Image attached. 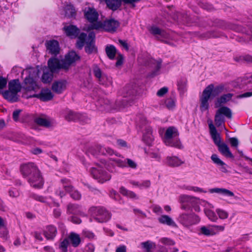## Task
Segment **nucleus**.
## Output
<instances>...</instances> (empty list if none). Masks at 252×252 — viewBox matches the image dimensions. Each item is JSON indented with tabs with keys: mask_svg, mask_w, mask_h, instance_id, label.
Here are the masks:
<instances>
[{
	"mask_svg": "<svg viewBox=\"0 0 252 252\" xmlns=\"http://www.w3.org/2000/svg\"><path fill=\"white\" fill-rule=\"evenodd\" d=\"M107 56L110 59H114L116 54L117 50L116 48L113 45L107 46L105 49Z\"/></svg>",
	"mask_w": 252,
	"mask_h": 252,
	"instance_id": "a18cd8bd",
	"label": "nucleus"
},
{
	"mask_svg": "<svg viewBox=\"0 0 252 252\" xmlns=\"http://www.w3.org/2000/svg\"><path fill=\"white\" fill-rule=\"evenodd\" d=\"M185 189L188 190H192L194 192H203V189L197 187L187 186Z\"/></svg>",
	"mask_w": 252,
	"mask_h": 252,
	"instance_id": "69168bd1",
	"label": "nucleus"
},
{
	"mask_svg": "<svg viewBox=\"0 0 252 252\" xmlns=\"http://www.w3.org/2000/svg\"><path fill=\"white\" fill-rule=\"evenodd\" d=\"M139 126L143 132L142 140L148 145H150L154 139L153 131L148 122L142 118L139 122Z\"/></svg>",
	"mask_w": 252,
	"mask_h": 252,
	"instance_id": "6e6552de",
	"label": "nucleus"
},
{
	"mask_svg": "<svg viewBox=\"0 0 252 252\" xmlns=\"http://www.w3.org/2000/svg\"><path fill=\"white\" fill-rule=\"evenodd\" d=\"M8 87V91H5L3 94L4 97L11 101H17L18 99L17 93L21 90V86L19 80H13L10 81Z\"/></svg>",
	"mask_w": 252,
	"mask_h": 252,
	"instance_id": "0eeeda50",
	"label": "nucleus"
},
{
	"mask_svg": "<svg viewBox=\"0 0 252 252\" xmlns=\"http://www.w3.org/2000/svg\"><path fill=\"white\" fill-rule=\"evenodd\" d=\"M110 160L112 161V164H114L120 167H126V162L124 160L115 158H111Z\"/></svg>",
	"mask_w": 252,
	"mask_h": 252,
	"instance_id": "09e8293b",
	"label": "nucleus"
},
{
	"mask_svg": "<svg viewBox=\"0 0 252 252\" xmlns=\"http://www.w3.org/2000/svg\"><path fill=\"white\" fill-rule=\"evenodd\" d=\"M211 158L213 162L218 166L224 164V162L220 159L218 156L216 154L212 155Z\"/></svg>",
	"mask_w": 252,
	"mask_h": 252,
	"instance_id": "5fc2aeb1",
	"label": "nucleus"
},
{
	"mask_svg": "<svg viewBox=\"0 0 252 252\" xmlns=\"http://www.w3.org/2000/svg\"><path fill=\"white\" fill-rule=\"evenodd\" d=\"M229 141L232 147L237 148L239 144L238 140L235 137L230 138Z\"/></svg>",
	"mask_w": 252,
	"mask_h": 252,
	"instance_id": "338daca9",
	"label": "nucleus"
},
{
	"mask_svg": "<svg viewBox=\"0 0 252 252\" xmlns=\"http://www.w3.org/2000/svg\"><path fill=\"white\" fill-rule=\"evenodd\" d=\"M178 220L185 227L189 228L198 223L200 219L197 215L193 213H183L179 216Z\"/></svg>",
	"mask_w": 252,
	"mask_h": 252,
	"instance_id": "1a4fd4ad",
	"label": "nucleus"
},
{
	"mask_svg": "<svg viewBox=\"0 0 252 252\" xmlns=\"http://www.w3.org/2000/svg\"><path fill=\"white\" fill-rule=\"evenodd\" d=\"M165 164L169 166L178 167L184 163V161L176 156H168L165 160Z\"/></svg>",
	"mask_w": 252,
	"mask_h": 252,
	"instance_id": "393cba45",
	"label": "nucleus"
},
{
	"mask_svg": "<svg viewBox=\"0 0 252 252\" xmlns=\"http://www.w3.org/2000/svg\"><path fill=\"white\" fill-rule=\"evenodd\" d=\"M8 193L9 196L12 198H16L20 195L19 191L15 188L10 189Z\"/></svg>",
	"mask_w": 252,
	"mask_h": 252,
	"instance_id": "052dcab7",
	"label": "nucleus"
},
{
	"mask_svg": "<svg viewBox=\"0 0 252 252\" xmlns=\"http://www.w3.org/2000/svg\"><path fill=\"white\" fill-rule=\"evenodd\" d=\"M76 11L71 5H67L65 8V15L68 17H73L75 16Z\"/></svg>",
	"mask_w": 252,
	"mask_h": 252,
	"instance_id": "49530a36",
	"label": "nucleus"
},
{
	"mask_svg": "<svg viewBox=\"0 0 252 252\" xmlns=\"http://www.w3.org/2000/svg\"><path fill=\"white\" fill-rule=\"evenodd\" d=\"M21 172L32 187L37 189L43 187V178L39 170L34 163L23 164L21 166Z\"/></svg>",
	"mask_w": 252,
	"mask_h": 252,
	"instance_id": "f257e3e1",
	"label": "nucleus"
},
{
	"mask_svg": "<svg viewBox=\"0 0 252 252\" xmlns=\"http://www.w3.org/2000/svg\"><path fill=\"white\" fill-rule=\"evenodd\" d=\"M151 63L152 64V67L153 68L154 71L152 73V76H154L158 74V71L159 70L161 67V60H159L156 61L152 59L150 60Z\"/></svg>",
	"mask_w": 252,
	"mask_h": 252,
	"instance_id": "37998d69",
	"label": "nucleus"
},
{
	"mask_svg": "<svg viewBox=\"0 0 252 252\" xmlns=\"http://www.w3.org/2000/svg\"><path fill=\"white\" fill-rule=\"evenodd\" d=\"M179 133L177 129L174 127H169L165 131L164 137V142L169 146L174 147L178 149L183 148L180 141L178 139Z\"/></svg>",
	"mask_w": 252,
	"mask_h": 252,
	"instance_id": "20e7f679",
	"label": "nucleus"
},
{
	"mask_svg": "<svg viewBox=\"0 0 252 252\" xmlns=\"http://www.w3.org/2000/svg\"><path fill=\"white\" fill-rule=\"evenodd\" d=\"M216 212L220 219H226L228 217V214L224 210L218 209L216 210Z\"/></svg>",
	"mask_w": 252,
	"mask_h": 252,
	"instance_id": "6e6d98bb",
	"label": "nucleus"
},
{
	"mask_svg": "<svg viewBox=\"0 0 252 252\" xmlns=\"http://www.w3.org/2000/svg\"><path fill=\"white\" fill-rule=\"evenodd\" d=\"M45 45L49 53L54 56L59 54L60 48L59 42L57 40H51L47 41Z\"/></svg>",
	"mask_w": 252,
	"mask_h": 252,
	"instance_id": "6ab92c4d",
	"label": "nucleus"
},
{
	"mask_svg": "<svg viewBox=\"0 0 252 252\" xmlns=\"http://www.w3.org/2000/svg\"><path fill=\"white\" fill-rule=\"evenodd\" d=\"M70 242L68 238H66L63 242H61L60 247L63 252H67V248Z\"/></svg>",
	"mask_w": 252,
	"mask_h": 252,
	"instance_id": "4d7b16f0",
	"label": "nucleus"
},
{
	"mask_svg": "<svg viewBox=\"0 0 252 252\" xmlns=\"http://www.w3.org/2000/svg\"><path fill=\"white\" fill-rule=\"evenodd\" d=\"M209 128L211 136L214 143L217 146H219L222 143H221V138L220 134L218 133L217 130L215 126L213 124L212 121H211L209 124Z\"/></svg>",
	"mask_w": 252,
	"mask_h": 252,
	"instance_id": "5701e85b",
	"label": "nucleus"
},
{
	"mask_svg": "<svg viewBox=\"0 0 252 252\" xmlns=\"http://www.w3.org/2000/svg\"><path fill=\"white\" fill-rule=\"evenodd\" d=\"M34 122L37 125L46 127H49L52 125L51 120L46 117H37L34 119Z\"/></svg>",
	"mask_w": 252,
	"mask_h": 252,
	"instance_id": "473e14b6",
	"label": "nucleus"
},
{
	"mask_svg": "<svg viewBox=\"0 0 252 252\" xmlns=\"http://www.w3.org/2000/svg\"><path fill=\"white\" fill-rule=\"evenodd\" d=\"M119 26V23L118 21L114 19L107 20L103 24L104 29L108 32L115 31Z\"/></svg>",
	"mask_w": 252,
	"mask_h": 252,
	"instance_id": "c85d7f7f",
	"label": "nucleus"
},
{
	"mask_svg": "<svg viewBox=\"0 0 252 252\" xmlns=\"http://www.w3.org/2000/svg\"><path fill=\"white\" fill-rule=\"evenodd\" d=\"M94 39L95 33L93 32H90L88 36L86 33H81L78 37L77 46L78 48L81 49L86 43V52L88 54H91L95 51Z\"/></svg>",
	"mask_w": 252,
	"mask_h": 252,
	"instance_id": "f03ea898",
	"label": "nucleus"
},
{
	"mask_svg": "<svg viewBox=\"0 0 252 252\" xmlns=\"http://www.w3.org/2000/svg\"><path fill=\"white\" fill-rule=\"evenodd\" d=\"M68 239L71 244L74 247H77L79 246L81 242V238L77 233L71 232L68 236Z\"/></svg>",
	"mask_w": 252,
	"mask_h": 252,
	"instance_id": "c9c22d12",
	"label": "nucleus"
},
{
	"mask_svg": "<svg viewBox=\"0 0 252 252\" xmlns=\"http://www.w3.org/2000/svg\"><path fill=\"white\" fill-rule=\"evenodd\" d=\"M95 220L99 222H104L108 221L111 218V214L105 209L98 208L95 209Z\"/></svg>",
	"mask_w": 252,
	"mask_h": 252,
	"instance_id": "a211bd4d",
	"label": "nucleus"
},
{
	"mask_svg": "<svg viewBox=\"0 0 252 252\" xmlns=\"http://www.w3.org/2000/svg\"><path fill=\"white\" fill-rule=\"evenodd\" d=\"M140 246L141 249L145 252H151L156 247V244L150 240L141 243Z\"/></svg>",
	"mask_w": 252,
	"mask_h": 252,
	"instance_id": "e433bc0d",
	"label": "nucleus"
},
{
	"mask_svg": "<svg viewBox=\"0 0 252 252\" xmlns=\"http://www.w3.org/2000/svg\"><path fill=\"white\" fill-rule=\"evenodd\" d=\"M201 205L205 207L204 211L208 219L212 221H216L218 220V218L214 212L211 210V208H214V206L205 201H202Z\"/></svg>",
	"mask_w": 252,
	"mask_h": 252,
	"instance_id": "412c9836",
	"label": "nucleus"
},
{
	"mask_svg": "<svg viewBox=\"0 0 252 252\" xmlns=\"http://www.w3.org/2000/svg\"><path fill=\"white\" fill-rule=\"evenodd\" d=\"M165 104L169 109H172L175 105V101L172 98H167L165 101Z\"/></svg>",
	"mask_w": 252,
	"mask_h": 252,
	"instance_id": "13d9d810",
	"label": "nucleus"
},
{
	"mask_svg": "<svg viewBox=\"0 0 252 252\" xmlns=\"http://www.w3.org/2000/svg\"><path fill=\"white\" fill-rule=\"evenodd\" d=\"M63 30L65 34L71 38L77 37L80 32V30L78 28L75 26L71 25L65 26Z\"/></svg>",
	"mask_w": 252,
	"mask_h": 252,
	"instance_id": "b1692460",
	"label": "nucleus"
},
{
	"mask_svg": "<svg viewBox=\"0 0 252 252\" xmlns=\"http://www.w3.org/2000/svg\"><path fill=\"white\" fill-rule=\"evenodd\" d=\"M206 88H210L209 94L211 96L215 97L224 91L225 86L220 85L214 87L213 84H210Z\"/></svg>",
	"mask_w": 252,
	"mask_h": 252,
	"instance_id": "7c9ffc66",
	"label": "nucleus"
},
{
	"mask_svg": "<svg viewBox=\"0 0 252 252\" xmlns=\"http://www.w3.org/2000/svg\"><path fill=\"white\" fill-rule=\"evenodd\" d=\"M232 96L233 94L228 93L223 94L218 98L215 103V107L218 108L220 107L222 104L229 101L232 98Z\"/></svg>",
	"mask_w": 252,
	"mask_h": 252,
	"instance_id": "2f4dec72",
	"label": "nucleus"
},
{
	"mask_svg": "<svg viewBox=\"0 0 252 252\" xmlns=\"http://www.w3.org/2000/svg\"><path fill=\"white\" fill-rule=\"evenodd\" d=\"M80 59L79 56L74 51L69 52L63 60L64 63V67L68 69L69 66Z\"/></svg>",
	"mask_w": 252,
	"mask_h": 252,
	"instance_id": "aec40b11",
	"label": "nucleus"
},
{
	"mask_svg": "<svg viewBox=\"0 0 252 252\" xmlns=\"http://www.w3.org/2000/svg\"><path fill=\"white\" fill-rule=\"evenodd\" d=\"M210 88H206L203 93L201 96L200 98V108L201 111H204L208 109L209 108V102L208 101L210 97L209 94Z\"/></svg>",
	"mask_w": 252,
	"mask_h": 252,
	"instance_id": "f3484780",
	"label": "nucleus"
},
{
	"mask_svg": "<svg viewBox=\"0 0 252 252\" xmlns=\"http://www.w3.org/2000/svg\"><path fill=\"white\" fill-rule=\"evenodd\" d=\"M151 182L149 180L143 181L140 182L139 189H147L150 187Z\"/></svg>",
	"mask_w": 252,
	"mask_h": 252,
	"instance_id": "e2e57ef3",
	"label": "nucleus"
},
{
	"mask_svg": "<svg viewBox=\"0 0 252 252\" xmlns=\"http://www.w3.org/2000/svg\"><path fill=\"white\" fill-rule=\"evenodd\" d=\"M158 220L160 223L164 225H166L173 227H176L177 226L173 220L167 215H161L158 218Z\"/></svg>",
	"mask_w": 252,
	"mask_h": 252,
	"instance_id": "c756f323",
	"label": "nucleus"
},
{
	"mask_svg": "<svg viewBox=\"0 0 252 252\" xmlns=\"http://www.w3.org/2000/svg\"><path fill=\"white\" fill-rule=\"evenodd\" d=\"M72 190V186L70 181L67 179H62L60 184L55 190V193L59 196L60 198L64 196L67 192Z\"/></svg>",
	"mask_w": 252,
	"mask_h": 252,
	"instance_id": "ddd939ff",
	"label": "nucleus"
},
{
	"mask_svg": "<svg viewBox=\"0 0 252 252\" xmlns=\"http://www.w3.org/2000/svg\"><path fill=\"white\" fill-rule=\"evenodd\" d=\"M33 96L36 97L43 101H47L51 100L54 95L49 89H43L38 94H35Z\"/></svg>",
	"mask_w": 252,
	"mask_h": 252,
	"instance_id": "a878e982",
	"label": "nucleus"
},
{
	"mask_svg": "<svg viewBox=\"0 0 252 252\" xmlns=\"http://www.w3.org/2000/svg\"><path fill=\"white\" fill-rule=\"evenodd\" d=\"M104 160L101 161V164L96 163V167H92L90 171L94 178L99 183H103L111 179L110 174L103 169V166L105 164Z\"/></svg>",
	"mask_w": 252,
	"mask_h": 252,
	"instance_id": "39448f33",
	"label": "nucleus"
},
{
	"mask_svg": "<svg viewBox=\"0 0 252 252\" xmlns=\"http://www.w3.org/2000/svg\"><path fill=\"white\" fill-rule=\"evenodd\" d=\"M49 67H45L43 69V74L41 77V81L44 83H49L51 82L53 78V73Z\"/></svg>",
	"mask_w": 252,
	"mask_h": 252,
	"instance_id": "cd10ccee",
	"label": "nucleus"
},
{
	"mask_svg": "<svg viewBox=\"0 0 252 252\" xmlns=\"http://www.w3.org/2000/svg\"><path fill=\"white\" fill-rule=\"evenodd\" d=\"M187 80L185 79H181L178 82V87L179 90L181 93H184L186 89Z\"/></svg>",
	"mask_w": 252,
	"mask_h": 252,
	"instance_id": "3c124183",
	"label": "nucleus"
},
{
	"mask_svg": "<svg viewBox=\"0 0 252 252\" xmlns=\"http://www.w3.org/2000/svg\"><path fill=\"white\" fill-rule=\"evenodd\" d=\"M107 7L114 11L118 9L122 4V0H105Z\"/></svg>",
	"mask_w": 252,
	"mask_h": 252,
	"instance_id": "58836bf2",
	"label": "nucleus"
},
{
	"mask_svg": "<svg viewBox=\"0 0 252 252\" xmlns=\"http://www.w3.org/2000/svg\"><path fill=\"white\" fill-rule=\"evenodd\" d=\"M150 31L153 34L156 36L158 40L167 44H170V41L173 40V38L169 32L164 31H161L157 27H152Z\"/></svg>",
	"mask_w": 252,
	"mask_h": 252,
	"instance_id": "f8f14e48",
	"label": "nucleus"
},
{
	"mask_svg": "<svg viewBox=\"0 0 252 252\" xmlns=\"http://www.w3.org/2000/svg\"><path fill=\"white\" fill-rule=\"evenodd\" d=\"M159 242L163 245L166 246H173L175 244V242L173 240L166 237H163L160 238L159 240Z\"/></svg>",
	"mask_w": 252,
	"mask_h": 252,
	"instance_id": "603ef678",
	"label": "nucleus"
},
{
	"mask_svg": "<svg viewBox=\"0 0 252 252\" xmlns=\"http://www.w3.org/2000/svg\"><path fill=\"white\" fill-rule=\"evenodd\" d=\"M209 192L211 193H217L223 194L228 196H234V194L231 191L224 188H215L211 189L209 190Z\"/></svg>",
	"mask_w": 252,
	"mask_h": 252,
	"instance_id": "f704fd0d",
	"label": "nucleus"
},
{
	"mask_svg": "<svg viewBox=\"0 0 252 252\" xmlns=\"http://www.w3.org/2000/svg\"><path fill=\"white\" fill-rule=\"evenodd\" d=\"M67 212L69 214H78L80 213V207L76 204H69L67 207Z\"/></svg>",
	"mask_w": 252,
	"mask_h": 252,
	"instance_id": "a19ab883",
	"label": "nucleus"
},
{
	"mask_svg": "<svg viewBox=\"0 0 252 252\" xmlns=\"http://www.w3.org/2000/svg\"><path fill=\"white\" fill-rule=\"evenodd\" d=\"M26 71L29 73V76L25 79L24 88L28 91L34 90L37 88L35 79L38 76V70L31 68Z\"/></svg>",
	"mask_w": 252,
	"mask_h": 252,
	"instance_id": "9d476101",
	"label": "nucleus"
},
{
	"mask_svg": "<svg viewBox=\"0 0 252 252\" xmlns=\"http://www.w3.org/2000/svg\"><path fill=\"white\" fill-rule=\"evenodd\" d=\"M67 84V81L64 80L55 81L52 84V89L57 94H61L65 90Z\"/></svg>",
	"mask_w": 252,
	"mask_h": 252,
	"instance_id": "4be33fe9",
	"label": "nucleus"
},
{
	"mask_svg": "<svg viewBox=\"0 0 252 252\" xmlns=\"http://www.w3.org/2000/svg\"><path fill=\"white\" fill-rule=\"evenodd\" d=\"M83 235L84 237L88 238L90 239H94L95 237L94 234L91 231L87 230H84L83 231Z\"/></svg>",
	"mask_w": 252,
	"mask_h": 252,
	"instance_id": "680f3d73",
	"label": "nucleus"
},
{
	"mask_svg": "<svg viewBox=\"0 0 252 252\" xmlns=\"http://www.w3.org/2000/svg\"><path fill=\"white\" fill-rule=\"evenodd\" d=\"M200 233L202 234L206 235V236H210V235H213L215 234V233L214 232V230L213 229H209L207 227L205 226H203L201 227L200 229Z\"/></svg>",
	"mask_w": 252,
	"mask_h": 252,
	"instance_id": "8fccbe9b",
	"label": "nucleus"
},
{
	"mask_svg": "<svg viewBox=\"0 0 252 252\" xmlns=\"http://www.w3.org/2000/svg\"><path fill=\"white\" fill-rule=\"evenodd\" d=\"M120 193L127 197L131 199H138V197L134 192L126 189L125 188L122 187L120 189Z\"/></svg>",
	"mask_w": 252,
	"mask_h": 252,
	"instance_id": "79ce46f5",
	"label": "nucleus"
},
{
	"mask_svg": "<svg viewBox=\"0 0 252 252\" xmlns=\"http://www.w3.org/2000/svg\"><path fill=\"white\" fill-rule=\"evenodd\" d=\"M218 150L220 153L226 158H234L233 154L230 152L228 146L224 143H222L220 145L218 146Z\"/></svg>",
	"mask_w": 252,
	"mask_h": 252,
	"instance_id": "72a5a7b5",
	"label": "nucleus"
},
{
	"mask_svg": "<svg viewBox=\"0 0 252 252\" xmlns=\"http://www.w3.org/2000/svg\"><path fill=\"white\" fill-rule=\"evenodd\" d=\"M96 105L102 107V109L100 108L101 110H109L111 108L110 101L103 98H99L98 100Z\"/></svg>",
	"mask_w": 252,
	"mask_h": 252,
	"instance_id": "ea45409f",
	"label": "nucleus"
},
{
	"mask_svg": "<svg viewBox=\"0 0 252 252\" xmlns=\"http://www.w3.org/2000/svg\"><path fill=\"white\" fill-rule=\"evenodd\" d=\"M125 161L126 162V167H128L132 169H135L137 167L136 163L131 159L126 158L125 159Z\"/></svg>",
	"mask_w": 252,
	"mask_h": 252,
	"instance_id": "bf43d9fd",
	"label": "nucleus"
},
{
	"mask_svg": "<svg viewBox=\"0 0 252 252\" xmlns=\"http://www.w3.org/2000/svg\"><path fill=\"white\" fill-rule=\"evenodd\" d=\"M95 250V247L94 244L92 243H89L86 245L84 248L85 252H94Z\"/></svg>",
	"mask_w": 252,
	"mask_h": 252,
	"instance_id": "0e129e2a",
	"label": "nucleus"
},
{
	"mask_svg": "<svg viewBox=\"0 0 252 252\" xmlns=\"http://www.w3.org/2000/svg\"><path fill=\"white\" fill-rule=\"evenodd\" d=\"M64 63L63 60H60L57 58H53L50 59L48 61V67L55 73L57 72L61 69L67 70L66 67H64Z\"/></svg>",
	"mask_w": 252,
	"mask_h": 252,
	"instance_id": "dca6fc26",
	"label": "nucleus"
},
{
	"mask_svg": "<svg viewBox=\"0 0 252 252\" xmlns=\"http://www.w3.org/2000/svg\"><path fill=\"white\" fill-rule=\"evenodd\" d=\"M97 149L99 150V152L102 155L108 154L112 155L114 154V151L109 147H104L103 146H100L99 147H97Z\"/></svg>",
	"mask_w": 252,
	"mask_h": 252,
	"instance_id": "de8ad7c7",
	"label": "nucleus"
},
{
	"mask_svg": "<svg viewBox=\"0 0 252 252\" xmlns=\"http://www.w3.org/2000/svg\"><path fill=\"white\" fill-rule=\"evenodd\" d=\"M84 15L87 20L92 23V24L87 28H84L83 30L87 31L93 29H98L102 26V24L100 22H96L98 14L94 8H86L84 10Z\"/></svg>",
	"mask_w": 252,
	"mask_h": 252,
	"instance_id": "423d86ee",
	"label": "nucleus"
},
{
	"mask_svg": "<svg viewBox=\"0 0 252 252\" xmlns=\"http://www.w3.org/2000/svg\"><path fill=\"white\" fill-rule=\"evenodd\" d=\"M93 72L94 76L98 79L100 84L105 86H109L112 84L111 79L108 78L104 74H102L100 69L96 65L94 66Z\"/></svg>",
	"mask_w": 252,
	"mask_h": 252,
	"instance_id": "2eb2a0df",
	"label": "nucleus"
},
{
	"mask_svg": "<svg viewBox=\"0 0 252 252\" xmlns=\"http://www.w3.org/2000/svg\"><path fill=\"white\" fill-rule=\"evenodd\" d=\"M34 199L37 201H39L41 202H45L49 204L51 207H57L59 206V204L54 201H53L52 202H50L48 201V199L43 196H39L37 195H33Z\"/></svg>",
	"mask_w": 252,
	"mask_h": 252,
	"instance_id": "c03bdc74",
	"label": "nucleus"
},
{
	"mask_svg": "<svg viewBox=\"0 0 252 252\" xmlns=\"http://www.w3.org/2000/svg\"><path fill=\"white\" fill-rule=\"evenodd\" d=\"M202 201L199 198L185 194L181 195L179 197L181 208L184 210H189L192 207L196 212H199L200 209L199 205H201Z\"/></svg>",
	"mask_w": 252,
	"mask_h": 252,
	"instance_id": "7ed1b4c3",
	"label": "nucleus"
},
{
	"mask_svg": "<svg viewBox=\"0 0 252 252\" xmlns=\"http://www.w3.org/2000/svg\"><path fill=\"white\" fill-rule=\"evenodd\" d=\"M57 234V229L53 225H49L44 231V236L48 240L53 239Z\"/></svg>",
	"mask_w": 252,
	"mask_h": 252,
	"instance_id": "4c0bfd02",
	"label": "nucleus"
},
{
	"mask_svg": "<svg viewBox=\"0 0 252 252\" xmlns=\"http://www.w3.org/2000/svg\"><path fill=\"white\" fill-rule=\"evenodd\" d=\"M126 93L124 94V99H123L121 104H118L119 107H125L127 106V103L130 104L129 101L133 100V97L135 94V91L134 90H127Z\"/></svg>",
	"mask_w": 252,
	"mask_h": 252,
	"instance_id": "bb28decb",
	"label": "nucleus"
},
{
	"mask_svg": "<svg viewBox=\"0 0 252 252\" xmlns=\"http://www.w3.org/2000/svg\"><path fill=\"white\" fill-rule=\"evenodd\" d=\"M64 117L68 122L79 121L88 123L89 121V119L85 115L75 113L71 110H67Z\"/></svg>",
	"mask_w": 252,
	"mask_h": 252,
	"instance_id": "4468645a",
	"label": "nucleus"
},
{
	"mask_svg": "<svg viewBox=\"0 0 252 252\" xmlns=\"http://www.w3.org/2000/svg\"><path fill=\"white\" fill-rule=\"evenodd\" d=\"M223 115L231 119L232 118L231 109L226 106H222L217 111L215 116V122L216 125L218 127L221 126L225 122Z\"/></svg>",
	"mask_w": 252,
	"mask_h": 252,
	"instance_id": "9b49d317",
	"label": "nucleus"
},
{
	"mask_svg": "<svg viewBox=\"0 0 252 252\" xmlns=\"http://www.w3.org/2000/svg\"><path fill=\"white\" fill-rule=\"evenodd\" d=\"M167 92L168 88L167 87H163L158 91L157 94L158 96L161 97L163 96Z\"/></svg>",
	"mask_w": 252,
	"mask_h": 252,
	"instance_id": "774afa93",
	"label": "nucleus"
},
{
	"mask_svg": "<svg viewBox=\"0 0 252 252\" xmlns=\"http://www.w3.org/2000/svg\"><path fill=\"white\" fill-rule=\"evenodd\" d=\"M70 196L74 199L79 200L81 198V195L77 190L72 187V190L69 191Z\"/></svg>",
	"mask_w": 252,
	"mask_h": 252,
	"instance_id": "864d4df0",
	"label": "nucleus"
}]
</instances>
